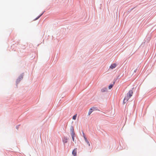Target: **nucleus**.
Listing matches in <instances>:
<instances>
[{
    "label": "nucleus",
    "mask_w": 156,
    "mask_h": 156,
    "mask_svg": "<svg viewBox=\"0 0 156 156\" xmlns=\"http://www.w3.org/2000/svg\"><path fill=\"white\" fill-rule=\"evenodd\" d=\"M24 75V73H23L21 74L20 76H19L18 78L17 79L16 81V84H17L21 81V80H22L23 78V76Z\"/></svg>",
    "instance_id": "obj_1"
},
{
    "label": "nucleus",
    "mask_w": 156,
    "mask_h": 156,
    "mask_svg": "<svg viewBox=\"0 0 156 156\" xmlns=\"http://www.w3.org/2000/svg\"><path fill=\"white\" fill-rule=\"evenodd\" d=\"M133 94V91L132 90H130L127 94V96H128L129 98H130L132 96Z\"/></svg>",
    "instance_id": "obj_2"
},
{
    "label": "nucleus",
    "mask_w": 156,
    "mask_h": 156,
    "mask_svg": "<svg viewBox=\"0 0 156 156\" xmlns=\"http://www.w3.org/2000/svg\"><path fill=\"white\" fill-rule=\"evenodd\" d=\"M70 134H75L74 131V127L73 126H71L70 127Z\"/></svg>",
    "instance_id": "obj_3"
},
{
    "label": "nucleus",
    "mask_w": 156,
    "mask_h": 156,
    "mask_svg": "<svg viewBox=\"0 0 156 156\" xmlns=\"http://www.w3.org/2000/svg\"><path fill=\"white\" fill-rule=\"evenodd\" d=\"M116 66V64L114 63L112 64L110 66V68L111 69H113Z\"/></svg>",
    "instance_id": "obj_4"
},
{
    "label": "nucleus",
    "mask_w": 156,
    "mask_h": 156,
    "mask_svg": "<svg viewBox=\"0 0 156 156\" xmlns=\"http://www.w3.org/2000/svg\"><path fill=\"white\" fill-rule=\"evenodd\" d=\"M62 141L64 144L67 143L68 142V139L66 137H64L62 138Z\"/></svg>",
    "instance_id": "obj_5"
},
{
    "label": "nucleus",
    "mask_w": 156,
    "mask_h": 156,
    "mask_svg": "<svg viewBox=\"0 0 156 156\" xmlns=\"http://www.w3.org/2000/svg\"><path fill=\"white\" fill-rule=\"evenodd\" d=\"M107 91V89L106 87H104L101 90V92L103 93Z\"/></svg>",
    "instance_id": "obj_6"
},
{
    "label": "nucleus",
    "mask_w": 156,
    "mask_h": 156,
    "mask_svg": "<svg viewBox=\"0 0 156 156\" xmlns=\"http://www.w3.org/2000/svg\"><path fill=\"white\" fill-rule=\"evenodd\" d=\"M72 153L74 156H76V149H74Z\"/></svg>",
    "instance_id": "obj_7"
},
{
    "label": "nucleus",
    "mask_w": 156,
    "mask_h": 156,
    "mask_svg": "<svg viewBox=\"0 0 156 156\" xmlns=\"http://www.w3.org/2000/svg\"><path fill=\"white\" fill-rule=\"evenodd\" d=\"M71 136H72V140L73 142H74L75 143H76V142L75 140H74V137L75 136V134H71Z\"/></svg>",
    "instance_id": "obj_8"
},
{
    "label": "nucleus",
    "mask_w": 156,
    "mask_h": 156,
    "mask_svg": "<svg viewBox=\"0 0 156 156\" xmlns=\"http://www.w3.org/2000/svg\"><path fill=\"white\" fill-rule=\"evenodd\" d=\"M115 81H114L113 84H110L108 86V88L109 89H111L112 87L113 86L114 84H115Z\"/></svg>",
    "instance_id": "obj_9"
},
{
    "label": "nucleus",
    "mask_w": 156,
    "mask_h": 156,
    "mask_svg": "<svg viewBox=\"0 0 156 156\" xmlns=\"http://www.w3.org/2000/svg\"><path fill=\"white\" fill-rule=\"evenodd\" d=\"M84 140H85L86 142L87 143V144L89 145V146H90V143H89V141H88V140H87V137L85 138Z\"/></svg>",
    "instance_id": "obj_10"
},
{
    "label": "nucleus",
    "mask_w": 156,
    "mask_h": 156,
    "mask_svg": "<svg viewBox=\"0 0 156 156\" xmlns=\"http://www.w3.org/2000/svg\"><path fill=\"white\" fill-rule=\"evenodd\" d=\"M130 98H129V97L128 96H126V97H125L124 98V101H127L129 100V99Z\"/></svg>",
    "instance_id": "obj_11"
},
{
    "label": "nucleus",
    "mask_w": 156,
    "mask_h": 156,
    "mask_svg": "<svg viewBox=\"0 0 156 156\" xmlns=\"http://www.w3.org/2000/svg\"><path fill=\"white\" fill-rule=\"evenodd\" d=\"M44 12H43L41 15H40L38 16H37V18H36L34 20H38L43 14L44 13Z\"/></svg>",
    "instance_id": "obj_12"
},
{
    "label": "nucleus",
    "mask_w": 156,
    "mask_h": 156,
    "mask_svg": "<svg viewBox=\"0 0 156 156\" xmlns=\"http://www.w3.org/2000/svg\"><path fill=\"white\" fill-rule=\"evenodd\" d=\"M93 111V110H92V108H90V109L88 113V115H90Z\"/></svg>",
    "instance_id": "obj_13"
},
{
    "label": "nucleus",
    "mask_w": 156,
    "mask_h": 156,
    "mask_svg": "<svg viewBox=\"0 0 156 156\" xmlns=\"http://www.w3.org/2000/svg\"><path fill=\"white\" fill-rule=\"evenodd\" d=\"M92 108V110H93V111H94V110H97L98 108L96 107H93L92 108Z\"/></svg>",
    "instance_id": "obj_14"
},
{
    "label": "nucleus",
    "mask_w": 156,
    "mask_h": 156,
    "mask_svg": "<svg viewBox=\"0 0 156 156\" xmlns=\"http://www.w3.org/2000/svg\"><path fill=\"white\" fill-rule=\"evenodd\" d=\"M76 118V115H74L73 117V119L74 120H75Z\"/></svg>",
    "instance_id": "obj_15"
},
{
    "label": "nucleus",
    "mask_w": 156,
    "mask_h": 156,
    "mask_svg": "<svg viewBox=\"0 0 156 156\" xmlns=\"http://www.w3.org/2000/svg\"><path fill=\"white\" fill-rule=\"evenodd\" d=\"M82 134H83V136L84 138V139L85 138H86V137L85 136V134L83 132V131H82Z\"/></svg>",
    "instance_id": "obj_16"
},
{
    "label": "nucleus",
    "mask_w": 156,
    "mask_h": 156,
    "mask_svg": "<svg viewBox=\"0 0 156 156\" xmlns=\"http://www.w3.org/2000/svg\"><path fill=\"white\" fill-rule=\"evenodd\" d=\"M20 126V125H17L16 126V128L18 129V128H19V126Z\"/></svg>",
    "instance_id": "obj_17"
},
{
    "label": "nucleus",
    "mask_w": 156,
    "mask_h": 156,
    "mask_svg": "<svg viewBox=\"0 0 156 156\" xmlns=\"http://www.w3.org/2000/svg\"><path fill=\"white\" fill-rule=\"evenodd\" d=\"M126 101H124V99L123 100V103L124 104H125L126 103Z\"/></svg>",
    "instance_id": "obj_18"
},
{
    "label": "nucleus",
    "mask_w": 156,
    "mask_h": 156,
    "mask_svg": "<svg viewBox=\"0 0 156 156\" xmlns=\"http://www.w3.org/2000/svg\"><path fill=\"white\" fill-rule=\"evenodd\" d=\"M136 71H137V69H136L134 70V73H136Z\"/></svg>",
    "instance_id": "obj_19"
},
{
    "label": "nucleus",
    "mask_w": 156,
    "mask_h": 156,
    "mask_svg": "<svg viewBox=\"0 0 156 156\" xmlns=\"http://www.w3.org/2000/svg\"><path fill=\"white\" fill-rule=\"evenodd\" d=\"M119 76H117V78L118 79L119 78Z\"/></svg>",
    "instance_id": "obj_20"
},
{
    "label": "nucleus",
    "mask_w": 156,
    "mask_h": 156,
    "mask_svg": "<svg viewBox=\"0 0 156 156\" xmlns=\"http://www.w3.org/2000/svg\"><path fill=\"white\" fill-rule=\"evenodd\" d=\"M133 8H132V9H131V10H130L131 11H132V10H133Z\"/></svg>",
    "instance_id": "obj_21"
}]
</instances>
